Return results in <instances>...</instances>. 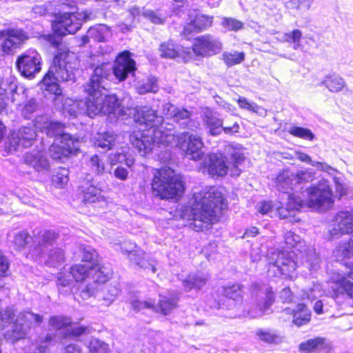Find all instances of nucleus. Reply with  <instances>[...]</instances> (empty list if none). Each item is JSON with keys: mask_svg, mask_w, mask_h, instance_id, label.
<instances>
[{"mask_svg": "<svg viewBox=\"0 0 353 353\" xmlns=\"http://www.w3.org/2000/svg\"><path fill=\"white\" fill-rule=\"evenodd\" d=\"M124 111L119 114L118 111L112 114L117 117L133 116L134 121L140 125H144L147 130L158 129L163 123V118L159 116L156 111L148 106L139 108H123L119 105Z\"/></svg>", "mask_w": 353, "mask_h": 353, "instance_id": "nucleus-7", "label": "nucleus"}, {"mask_svg": "<svg viewBox=\"0 0 353 353\" xmlns=\"http://www.w3.org/2000/svg\"><path fill=\"white\" fill-rule=\"evenodd\" d=\"M207 281V276L201 273H196L190 274L183 280V283L184 288L186 290L190 291L193 288L200 290L205 285Z\"/></svg>", "mask_w": 353, "mask_h": 353, "instance_id": "nucleus-34", "label": "nucleus"}, {"mask_svg": "<svg viewBox=\"0 0 353 353\" xmlns=\"http://www.w3.org/2000/svg\"><path fill=\"white\" fill-rule=\"evenodd\" d=\"M289 133L294 137L308 141L314 139V135L310 129L302 127L292 126L289 129Z\"/></svg>", "mask_w": 353, "mask_h": 353, "instance_id": "nucleus-55", "label": "nucleus"}, {"mask_svg": "<svg viewBox=\"0 0 353 353\" xmlns=\"http://www.w3.org/2000/svg\"><path fill=\"white\" fill-rule=\"evenodd\" d=\"M177 299L175 298H168L167 296H160L157 305H154V310L159 312L166 315L176 307Z\"/></svg>", "mask_w": 353, "mask_h": 353, "instance_id": "nucleus-43", "label": "nucleus"}, {"mask_svg": "<svg viewBox=\"0 0 353 353\" xmlns=\"http://www.w3.org/2000/svg\"><path fill=\"white\" fill-rule=\"evenodd\" d=\"M71 10H74L73 4H68ZM90 13L88 11L78 12L74 10L64 11L55 17L52 24L54 31L61 36L66 34H74L81 27L82 23L90 19Z\"/></svg>", "mask_w": 353, "mask_h": 353, "instance_id": "nucleus-6", "label": "nucleus"}, {"mask_svg": "<svg viewBox=\"0 0 353 353\" xmlns=\"http://www.w3.org/2000/svg\"><path fill=\"white\" fill-rule=\"evenodd\" d=\"M225 205L222 192L216 187H208L193 194L181 218L191 221L190 227L195 231H202L217 222Z\"/></svg>", "mask_w": 353, "mask_h": 353, "instance_id": "nucleus-1", "label": "nucleus"}, {"mask_svg": "<svg viewBox=\"0 0 353 353\" xmlns=\"http://www.w3.org/2000/svg\"><path fill=\"white\" fill-rule=\"evenodd\" d=\"M90 266L84 264L78 263L72 265L70 268V272L72 279L77 282H81L79 288L83 285L89 282Z\"/></svg>", "mask_w": 353, "mask_h": 353, "instance_id": "nucleus-32", "label": "nucleus"}, {"mask_svg": "<svg viewBox=\"0 0 353 353\" xmlns=\"http://www.w3.org/2000/svg\"><path fill=\"white\" fill-rule=\"evenodd\" d=\"M331 176H332L336 192H338L340 196L345 194L346 193L347 184L344 175L336 170V172H334Z\"/></svg>", "mask_w": 353, "mask_h": 353, "instance_id": "nucleus-52", "label": "nucleus"}, {"mask_svg": "<svg viewBox=\"0 0 353 353\" xmlns=\"http://www.w3.org/2000/svg\"><path fill=\"white\" fill-rule=\"evenodd\" d=\"M59 234L53 230H44L39 234L38 241L32 251L31 255L41 256L43 252L52 248L53 243L56 241Z\"/></svg>", "mask_w": 353, "mask_h": 353, "instance_id": "nucleus-24", "label": "nucleus"}, {"mask_svg": "<svg viewBox=\"0 0 353 353\" xmlns=\"http://www.w3.org/2000/svg\"><path fill=\"white\" fill-rule=\"evenodd\" d=\"M88 101L84 102L83 101H75L70 98H66L63 103V112L68 113L70 116L77 117L79 114H86L90 117L88 113L87 108Z\"/></svg>", "mask_w": 353, "mask_h": 353, "instance_id": "nucleus-29", "label": "nucleus"}, {"mask_svg": "<svg viewBox=\"0 0 353 353\" xmlns=\"http://www.w3.org/2000/svg\"><path fill=\"white\" fill-rule=\"evenodd\" d=\"M256 335L261 341L268 343L277 344L282 341V336L273 331L261 330L257 332Z\"/></svg>", "mask_w": 353, "mask_h": 353, "instance_id": "nucleus-53", "label": "nucleus"}, {"mask_svg": "<svg viewBox=\"0 0 353 353\" xmlns=\"http://www.w3.org/2000/svg\"><path fill=\"white\" fill-rule=\"evenodd\" d=\"M228 151L230 153L233 165L231 168L230 174L236 176H239L241 174V170L239 168V165H241L244 160L243 150L240 146L232 147V145H229Z\"/></svg>", "mask_w": 353, "mask_h": 353, "instance_id": "nucleus-33", "label": "nucleus"}, {"mask_svg": "<svg viewBox=\"0 0 353 353\" xmlns=\"http://www.w3.org/2000/svg\"><path fill=\"white\" fill-rule=\"evenodd\" d=\"M79 188L84 203H94L101 196V190L94 185L90 176L81 181Z\"/></svg>", "mask_w": 353, "mask_h": 353, "instance_id": "nucleus-27", "label": "nucleus"}, {"mask_svg": "<svg viewBox=\"0 0 353 353\" xmlns=\"http://www.w3.org/2000/svg\"><path fill=\"white\" fill-rule=\"evenodd\" d=\"M6 35L8 38L2 43L1 50L7 54H12L28 39L26 32L21 29H10L6 32H0V37Z\"/></svg>", "mask_w": 353, "mask_h": 353, "instance_id": "nucleus-18", "label": "nucleus"}, {"mask_svg": "<svg viewBox=\"0 0 353 353\" xmlns=\"http://www.w3.org/2000/svg\"><path fill=\"white\" fill-rule=\"evenodd\" d=\"M68 170L65 168H61L59 169L56 174L52 176V181L54 184L58 188H62L67 184L68 181Z\"/></svg>", "mask_w": 353, "mask_h": 353, "instance_id": "nucleus-59", "label": "nucleus"}, {"mask_svg": "<svg viewBox=\"0 0 353 353\" xmlns=\"http://www.w3.org/2000/svg\"><path fill=\"white\" fill-rule=\"evenodd\" d=\"M59 140L60 143L63 148L74 149L72 150L71 154H75L79 149L80 143L79 139L68 133L62 134L61 138Z\"/></svg>", "mask_w": 353, "mask_h": 353, "instance_id": "nucleus-51", "label": "nucleus"}, {"mask_svg": "<svg viewBox=\"0 0 353 353\" xmlns=\"http://www.w3.org/2000/svg\"><path fill=\"white\" fill-rule=\"evenodd\" d=\"M34 125L37 130L45 132L48 137H55L56 141L59 140L62 134H65L63 124L51 121L46 116L37 117Z\"/></svg>", "mask_w": 353, "mask_h": 353, "instance_id": "nucleus-20", "label": "nucleus"}, {"mask_svg": "<svg viewBox=\"0 0 353 353\" xmlns=\"http://www.w3.org/2000/svg\"><path fill=\"white\" fill-rule=\"evenodd\" d=\"M137 92L140 94H145L148 92H157L158 85L155 77H150L144 82H139L137 85Z\"/></svg>", "mask_w": 353, "mask_h": 353, "instance_id": "nucleus-48", "label": "nucleus"}, {"mask_svg": "<svg viewBox=\"0 0 353 353\" xmlns=\"http://www.w3.org/2000/svg\"><path fill=\"white\" fill-rule=\"evenodd\" d=\"M160 56L165 59H175L179 57V48L172 40L162 42L159 45Z\"/></svg>", "mask_w": 353, "mask_h": 353, "instance_id": "nucleus-37", "label": "nucleus"}, {"mask_svg": "<svg viewBox=\"0 0 353 353\" xmlns=\"http://www.w3.org/2000/svg\"><path fill=\"white\" fill-rule=\"evenodd\" d=\"M192 49L196 56L210 57L219 54L223 49V44L218 37L205 34L194 39Z\"/></svg>", "mask_w": 353, "mask_h": 353, "instance_id": "nucleus-11", "label": "nucleus"}, {"mask_svg": "<svg viewBox=\"0 0 353 353\" xmlns=\"http://www.w3.org/2000/svg\"><path fill=\"white\" fill-rule=\"evenodd\" d=\"M204 123L212 135L220 134L222 132L223 121L211 112H205L203 117Z\"/></svg>", "mask_w": 353, "mask_h": 353, "instance_id": "nucleus-39", "label": "nucleus"}, {"mask_svg": "<svg viewBox=\"0 0 353 353\" xmlns=\"http://www.w3.org/2000/svg\"><path fill=\"white\" fill-rule=\"evenodd\" d=\"M227 158L221 153H212L208 155V160L205 163L208 172L211 176H223L228 172L229 166L227 165Z\"/></svg>", "mask_w": 353, "mask_h": 353, "instance_id": "nucleus-21", "label": "nucleus"}, {"mask_svg": "<svg viewBox=\"0 0 353 353\" xmlns=\"http://www.w3.org/2000/svg\"><path fill=\"white\" fill-rule=\"evenodd\" d=\"M334 219L336 222L338 227L341 228L344 234H348L352 231L353 217L350 212H341Z\"/></svg>", "mask_w": 353, "mask_h": 353, "instance_id": "nucleus-38", "label": "nucleus"}, {"mask_svg": "<svg viewBox=\"0 0 353 353\" xmlns=\"http://www.w3.org/2000/svg\"><path fill=\"white\" fill-rule=\"evenodd\" d=\"M109 161L111 165L125 163L129 168L132 166L134 163V159L129 153V149L127 148H120L117 150L111 152L109 154Z\"/></svg>", "mask_w": 353, "mask_h": 353, "instance_id": "nucleus-31", "label": "nucleus"}, {"mask_svg": "<svg viewBox=\"0 0 353 353\" xmlns=\"http://www.w3.org/2000/svg\"><path fill=\"white\" fill-rule=\"evenodd\" d=\"M303 34L300 30L295 29L291 32L284 33L281 39L283 42L293 43V48L297 50L300 46V40L302 38Z\"/></svg>", "mask_w": 353, "mask_h": 353, "instance_id": "nucleus-50", "label": "nucleus"}, {"mask_svg": "<svg viewBox=\"0 0 353 353\" xmlns=\"http://www.w3.org/2000/svg\"><path fill=\"white\" fill-rule=\"evenodd\" d=\"M41 56L36 50H28L17 58V66L21 74L28 78H32L40 72Z\"/></svg>", "mask_w": 353, "mask_h": 353, "instance_id": "nucleus-12", "label": "nucleus"}, {"mask_svg": "<svg viewBox=\"0 0 353 353\" xmlns=\"http://www.w3.org/2000/svg\"><path fill=\"white\" fill-rule=\"evenodd\" d=\"M109 35L110 28L105 25L98 24L89 28L86 34L80 38L79 46L89 43L91 39L97 42H103Z\"/></svg>", "mask_w": 353, "mask_h": 353, "instance_id": "nucleus-26", "label": "nucleus"}, {"mask_svg": "<svg viewBox=\"0 0 353 353\" xmlns=\"http://www.w3.org/2000/svg\"><path fill=\"white\" fill-rule=\"evenodd\" d=\"M23 161L37 172L48 171L50 167L46 154L43 150H32L26 153Z\"/></svg>", "mask_w": 353, "mask_h": 353, "instance_id": "nucleus-22", "label": "nucleus"}, {"mask_svg": "<svg viewBox=\"0 0 353 353\" xmlns=\"http://www.w3.org/2000/svg\"><path fill=\"white\" fill-rule=\"evenodd\" d=\"M130 304L132 308L136 312H139L145 308L153 310L154 307V301L152 299H148L144 301L134 299L130 301Z\"/></svg>", "mask_w": 353, "mask_h": 353, "instance_id": "nucleus-63", "label": "nucleus"}, {"mask_svg": "<svg viewBox=\"0 0 353 353\" xmlns=\"http://www.w3.org/2000/svg\"><path fill=\"white\" fill-rule=\"evenodd\" d=\"M90 274L89 282L79 288V296L82 300L93 296L99 286L111 278L112 272L109 267L97 263L90 266Z\"/></svg>", "mask_w": 353, "mask_h": 353, "instance_id": "nucleus-8", "label": "nucleus"}, {"mask_svg": "<svg viewBox=\"0 0 353 353\" xmlns=\"http://www.w3.org/2000/svg\"><path fill=\"white\" fill-rule=\"evenodd\" d=\"M213 20V16L197 14L184 27L183 34L185 37H188L192 32H198L205 30L212 26Z\"/></svg>", "mask_w": 353, "mask_h": 353, "instance_id": "nucleus-25", "label": "nucleus"}, {"mask_svg": "<svg viewBox=\"0 0 353 353\" xmlns=\"http://www.w3.org/2000/svg\"><path fill=\"white\" fill-rule=\"evenodd\" d=\"M294 253L286 251H274L269 256V263L270 271H277L279 274L285 278H293V274L297 267V263L294 259Z\"/></svg>", "mask_w": 353, "mask_h": 353, "instance_id": "nucleus-10", "label": "nucleus"}, {"mask_svg": "<svg viewBox=\"0 0 353 353\" xmlns=\"http://www.w3.org/2000/svg\"><path fill=\"white\" fill-rule=\"evenodd\" d=\"M302 263L310 270H316L319 266L320 259L313 248L307 249L302 255Z\"/></svg>", "mask_w": 353, "mask_h": 353, "instance_id": "nucleus-44", "label": "nucleus"}, {"mask_svg": "<svg viewBox=\"0 0 353 353\" xmlns=\"http://www.w3.org/2000/svg\"><path fill=\"white\" fill-rule=\"evenodd\" d=\"M334 256L338 261H343L353 257V241L339 243L334 250Z\"/></svg>", "mask_w": 353, "mask_h": 353, "instance_id": "nucleus-35", "label": "nucleus"}, {"mask_svg": "<svg viewBox=\"0 0 353 353\" xmlns=\"http://www.w3.org/2000/svg\"><path fill=\"white\" fill-rule=\"evenodd\" d=\"M31 241V236L25 231H20L14 234L13 244L16 249L21 250Z\"/></svg>", "mask_w": 353, "mask_h": 353, "instance_id": "nucleus-56", "label": "nucleus"}, {"mask_svg": "<svg viewBox=\"0 0 353 353\" xmlns=\"http://www.w3.org/2000/svg\"><path fill=\"white\" fill-rule=\"evenodd\" d=\"M72 150L71 148H63L61 144L54 143L49 148V154L52 159L61 160L63 158L70 155Z\"/></svg>", "mask_w": 353, "mask_h": 353, "instance_id": "nucleus-47", "label": "nucleus"}, {"mask_svg": "<svg viewBox=\"0 0 353 353\" xmlns=\"http://www.w3.org/2000/svg\"><path fill=\"white\" fill-rule=\"evenodd\" d=\"M117 135L113 132L98 133L95 137L94 145L97 147L110 150L114 145Z\"/></svg>", "mask_w": 353, "mask_h": 353, "instance_id": "nucleus-42", "label": "nucleus"}, {"mask_svg": "<svg viewBox=\"0 0 353 353\" xmlns=\"http://www.w3.org/2000/svg\"><path fill=\"white\" fill-rule=\"evenodd\" d=\"M305 199L297 198L294 195H288L286 208H283L281 202L272 204L270 201H262L258 203L257 210L262 214H268L272 209L278 210L281 219L287 218L289 212L307 207L314 209H328L334 203L333 192L327 180L322 179L315 185L307 188L303 192Z\"/></svg>", "mask_w": 353, "mask_h": 353, "instance_id": "nucleus-2", "label": "nucleus"}, {"mask_svg": "<svg viewBox=\"0 0 353 353\" xmlns=\"http://www.w3.org/2000/svg\"><path fill=\"white\" fill-rule=\"evenodd\" d=\"M36 259H39L46 265L52 267H58L64 262L65 254L63 251L59 248H53L46 252H43L41 256H33Z\"/></svg>", "mask_w": 353, "mask_h": 353, "instance_id": "nucleus-28", "label": "nucleus"}, {"mask_svg": "<svg viewBox=\"0 0 353 353\" xmlns=\"http://www.w3.org/2000/svg\"><path fill=\"white\" fill-rule=\"evenodd\" d=\"M142 15L151 23L157 25L163 24L166 19L165 17H163L158 12L152 10H143Z\"/></svg>", "mask_w": 353, "mask_h": 353, "instance_id": "nucleus-61", "label": "nucleus"}, {"mask_svg": "<svg viewBox=\"0 0 353 353\" xmlns=\"http://www.w3.org/2000/svg\"><path fill=\"white\" fill-rule=\"evenodd\" d=\"M347 271L345 273L333 272L331 276V280L333 283L339 284L340 289L334 291L335 296H337L339 293L345 292L347 295L353 300V283L347 280L345 275L353 279V264L345 263Z\"/></svg>", "mask_w": 353, "mask_h": 353, "instance_id": "nucleus-19", "label": "nucleus"}, {"mask_svg": "<svg viewBox=\"0 0 353 353\" xmlns=\"http://www.w3.org/2000/svg\"><path fill=\"white\" fill-rule=\"evenodd\" d=\"M99 255L96 250L90 246H85L82 248V260L92 263L94 265L99 263Z\"/></svg>", "mask_w": 353, "mask_h": 353, "instance_id": "nucleus-58", "label": "nucleus"}, {"mask_svg": "<svg viewBox=\"0 0 353 353\" xmlns=\"http://www.w3.org/2000/svg\"><path fill=\"white\" fill-rule=\"evenodd\" d=\"M321 84L325 86L331 92H339L345 87L346 82L343 78L339 75H327L324 78Z\"/></svg>", "mask_w": 353, "mask_h": 353, "instance_id": "nucleus-36", "label": "nucleus"}, {"mask_svg": "<svg viewBox=\"0 0 353 353\" xmlns=\"http://www.w3.org/2000/svg\"><path fill=\"white\" fill-rule=\"evenodd\" d=\"M343 234H345L344 232H342L340 227H338L336 222L333 219L327 229V239L328 240H334L339 239Z\"/></svg>", "mask_w": 353, "mask_h": 353, "instance_id": "nucleus-64", "label": "nucleus"}, {"mask_svg": "<svg viewBox=\"0 0 353 353\" xmlns=\"http://www.w3.org/2000/svg\"><path fill=\"white\" fill-rule=\"evenodd\" d=\"M88 348L90 353H110L108 344L96 338L91 339Z\"/></svg>", "mask_w": 353, "mask_h": 353, "instance_id": "nucleus-54", "label": "nucleus"}, {"mask_svg": "<svg viewBox=\"0 0 353 353\" xmlns=\"http://www.w3.org/2000/svg\"><path fill=\"white\" fill-rule=\"evenodd\" d=\"M295 181L294 179V172L285 170L281 172L276 178V187L279 191L283 192V196H286V198L288 199V195L290 194H287V191L288 190H292L294 185H295ZM290 195H294L297 198L301 199L299 196L290 194Z\"/></svg>", "mask_w": 353, "mask_h": 353, "instance_id": "nucleus-30", "label": "nucleus"}, {"mask_svg": "<svg viewBox=\"0 0 353 353\" xmlns=\"http://www.w3.org/2000/svg\"><path fill=\"white\" fill-rule=\"evenodd\" d=\"M119 293V289L113 285L104 288L98 295V299L102 302V305H110L116 299Z\"/></svg>", "mask_w": 353, "mask_h": 353, "instance_id": "nucleus-41", "label": "nucleus"}, {"mask_svg": "<svg viewBox=\"0 0 353 353\" xmlns=\"http://www.w3.org/2000/svg\"><path fill=\"white\" fill-rule=\"evenodd\" d=\"M222 59L228 66H232L242 63L245 59V53L236 51H226L222 54Z\"/></svg>", "mask_w": 353, "mask_h": 353, "instance_id": "nucleus-45", "label": "nucleus"}, {"mask_svg": "<svg viewBox=\"0 0 353 353\" xmlns=\"http://www.w3.org/2000/svg\"><path fill=\"white\" fill-rule=\"evenodd\" d=\"M14 316V310L11 307H6L0 311V327L4 328L6 324H10Z\"/></svg>", "mask_w": 353, "mask_h": 353, "instance_id": "nucleus-62", "label": "nucleus"}, {"mask_svg": "<svg viewBox=\"0 0 353 353\" xmlns=\"http://www.w3.org/2000/svg\"><path fill=\"white\" fill-rule=\"evenodd\" d=\"M154 130L134 131L130 137V143L136 148L141 155H146L152 152L157 145Z\"/></svg>", "mask_w": 353, "mask_h": 353, "instance_id": "nucleus-14", "label": "nucleus"}, {"mask_svg": "<svg viewBox=\"0 0 353 353\" xmlns=\"http://www.w3.org/2000/svg\"><path fill=\"white\" fill-rule=\"evenodd\" d=\"M323 345L324 339L321 337H316L301 343L299 345V349L303 352L310 353L323 348Z\"/></svg>", "mask_w": 353, "mask_h": 353, "instance_id": "nucleus-46", "label": "nucleus"}, {"mask_svg": "<svg viewBox=\"0 0 353 353\" xmlns=\"http://www.w3.org/2000/svg\"><path fill=\"white\" fill-rule=\"evenodd\" d=\"M132 248V243H126L121 247V250L123 253L128 254L129 259L132 263L146 271H151L152 273H155L157 271L155 267L156 262L149 259V256L143 250L140 249L131 250Z\"/></svg>", "mask_w": 353, "mask_h": 353, "instance_id": "nucleus-16", "label": "nucleus"}, {"mask_svg": "<svg viewBox=\"0 0 353 353\" xmlns=\"http://www.w3.org/2000/svg\"><path fill=\"white\" fill-rule=\"evenodd\" d=\"M49 323L54 329L61 330L71 326L72 322L68 317L55 316L50 318Z\"/></svg>", "mask_w": 353, "mask_h": 353, "instance_id": "nucleus-57", "label": "nucleus"}, {"mask_svg": "<svg viewBox=\"0 0 353 353\" xmlns=\"http://www.w3.org/2000/svg\"><path fill=\"white\" fill-rule=\"evenodd\" d=\"M43 316L31 312H25L18 315L16 323L12 325V330L4 334L5 338L12 342L18 341L26 334L28 329L40 325Z\"/></svg>", "mask_w": 353, "mask_h": 353, "instance_id": "nucleus-9", "label": "nucleus"}, {"mask_svg": "<svg viewBox=\"0 0 353 353\" xmlns=\"http://www.w3.org/2000/svg\"><path fill=\"white\" fill-rule=\"evenodd\" d=\"M203 148L204 143L200 137L184 132V140L180 149L184 152L185 157L193 161H199L205 154Z\"/></svg>", "mask_w": 353, "mask_h": 353, "instance_id": "nucleus-13", "label": "nucleus"}, {"mask_svg": "<svg viewBox=\"0 0 353 353\" xmlns=\"http://www.w3.org/2000/svg\"><path fill=\"white\" fill-rule=\"evenodd\" d=\"M221 25L226 30L234 32L242 30L244 27V24L242 21L235 18L228 17H222Z\"/></svg>", "mask_w": 353, "mask_h": 353, "instance_id": "nucleus-49", "label": "nucleus"}, {"mask_svg": "<svg viewBox=\"0 0 353 353\" xmlns=\"http://www.w3.org/2000/svg\"><path fill=\"white\" fill-rule=\"evenodd\" d=\"M224 294L233 300L240 299L242 295V286L239 284H233L223 288Z\"/></svg>", "mask_w": 353, "mask_h": 353, "instance_id": "nucleus-60", "label": "nucleus"}, {"mask_svg": "<svg viewBox=\"0 0 353 353\" xmlns=\"http://www.w3.org/2000/svg\"><path fill=\"white\" fill-rule=\"evenodd\" d=\"M112 65L110 63H102L97 66L90 81L85 86L88 93L87 110L90 116H96L99 113L112 114L118 111L121 114L124 110L119 107L118 99L115 95H106V82L112 78Z\"/></svg>", "mask_w": 353, "mask_h": 353, "instance_id": "nucleus-3", "label": "nucleus"}, {"mask_svg": "<svg viewBox=\"0 0 353 353\" xmlns=\"http://www.w3.org/2000/svg\"><path fill=\"white\" fill-rule=\"evenodd\" d=\"M77 59L74 53L61 52L56 54L48 72L42 80L43 88L59 96L61 89L59 81H74V70L77 67Z\"/></svg>", "mask_w": 353, "mask_h": 353, "instance_id": "nucleus-4", "label": "nucleus"}, {"mask_svg": "<svg viewBox=\"0 0 353 353\" xmlns=\"http://www.w3.org/2000/svg\"><path fill=\"white\" fill-rule=\"evenodd\" d=\"M114 76L119 81H124L129 75H134L135 61L131 59L128 52L121 53L116 59L114 66H112Z\"/></svg>", "mask_w": 353, "mask_h": 353, "instance_id": "nucleus-17", "label": "nucleus"}, {"mask_svg": "<svg viewBox=\"0 0 353 353\" xmlns=\"http://www.w3.org/2000/svg\"><path fill=\"white\" fill-rule=\"evenodd\" d=\"M37 134L31 127H23L17 132H14L8 138L9 151H17L21 147L28 148L32 145L35 140Z\"/></svg>", "mask_w": 353, "mask_h": 353, "instance_id": "nucleus-15", "label": "nucleus"}, {"mask_svg": "<svg viewBox=\"0 0 353 353\" xmlns=\"http://www.w3.org/2000/svg\"><path fill=\"white\" fill-rule=\"evenodd\" d=\"M310 311L305 304H299L296 310L292 311L293 323L301 326L307 323L310 320Z\"/></svg>", "mask_w": 353, "mask_h": 353, "instance_id": "nucleus-40", "label": "nucleus"}, {"mask_svg": "<svg viewBox=\"0 0 353 353\" xmlns=\"http://www.w3.org/2000/svg\"><path fill=\"white\" fill-rule=\"evenodd\" d=\"M152 192L161 199L180 196L184 192V183L170 168L156 170L152 181Z\"/></svg>", "mask_w": 353, "mask_h": 353, "instance_id": "nucleus-5", "label": "nucleus"}, {"mask_svg": "<svg viewBox=\"0 0 353 353\" xmlns=\"http://www.w3.org/2000/svg\"><path fill=\"white\" fill-rule=\"evenodd\" d=\"M154 135L158 146H176L180 148L184 140V133L175 136L171 130L165 129L162 125L158 129H155Z\"/></svg>", "mask_w": 353, "mask_h": 353, "instance_id": "nucleus-23", "label": "nucleus"}]
</instances>
